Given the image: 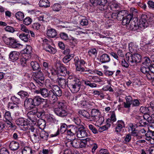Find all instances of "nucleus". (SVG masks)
I'll list each match as a JSON object with an SVG mask.
<instances>
[{"instance_id": "5701e85b", "label": "nucleus", "mask_w": 154, "mask_h": 154, "mask_svg": "<svg viewBox=\"0 0 154 154\" xmlns=\"http://www.w3.org/2000/svg\"><path fill=\"white\" fill-rule=\"evenodd\" d=\"M19 55L20 54L19 52L12 51L9 54V57L11 60L16 61L19 58Z\"/></svg>"}, {"instance_id": "680f3d73", "label": "nucleus", "mask_w": 154, "mask_h": 154, "mask_svg": "<svg viewBox=\"0 0 154 154\" xmlns=\"http://www.w3.org/2000/svg\"><path fill=\"white\" fill-rule=\"evenodd\" d=\"M84 83L86 85H88L91 88H96L97 86V85L96 84L91 83L88 81H84Z\"/></svg>"}, {"instance_id": "cd10ccee", "label": "nucleus", "mask_w": 154, "mask_h": 154, "mask_svg": "<svg viewBox=\"0 0 154 154\" xmlns=\"http://www.w3.org/2000/svg\"><path fill=\"white\" fill-rule=\"evenodd\" d=\"M16 123L19 126H24L27 125V122L23 118H19L15 121Z\"/></svg>"}, {"instance_id": "bf43d9fd", "label": "nucleus", "mask_w": 154, "mask_h": 154, "mask_svg": "<svg viewBox=\"0 0 154 154\" xmlns=\"http://www.w3.org/2000/svg\"><path fill=\"white\" fill-rule=\"evenodd\" d=\"M84 64H80L75 66L76 69L77 71H79L80 72H84L85 71V68L83 67Z\"/></svg>"}, {"instance_id": "dca6fc26", "label": "nucleus", "mask_w": 154, "mask_h": 154, "mask_svg": "<svg viewBox=\"0 0 154 154\" xmlns=\"http://www.w3.org/2000/svg\"><path fill=\"white\" fill-rule=\"evenodd\" d=\"M54 112L57 115L61 117H65L67 115V112L66 110L60 109L59 108H55Z\"/></svg>"}, {"instance_id": "6e6d98bb", "label": "nucleus", "mask_w": 154, "mask_h": 154, "mask_svg": "<svg viewBox=\"0 0 154 154\" xmlns=\"http://www.w3.org/2000/svg\"><path fill=\"white\" fill-rule=\"evenodd\" d=\"M110 122H114L116 121V118L115 112L114 111L112 112L111 116L110 117V119H109Z\"/></svg>"}, {"instance_id": "39448f33", "label": "nucleus", "mask_w": 154, "mask_h": 154, "mask_svg": "<svg viewBox=\"0 0 154 154\" xmlns=\"http://www.w3.org/2000/svg\"><path fill=\"white\" fill-rule=\"evenodd\" d=\"M81 86V82L79 79L74 82H71L70 84H68V87L73 93L78 92L80 90Z\"/></svg>"}, {"instance_id": "49530a36", "label": "nucleus", "mask_w": 154, "mask_h": 154, "mask_svg": "<svg viewBox=\"0 0 154 154\" xmlns=\"http://www.w3.org/2000/svg\"><path fill=\"white\" fill-rule=\"evenodd\" d=\"M51 7L53 11H59L61 9V6L60 4L56 3L54 4Z\"/></svg>"}, {"instance_id": "c756f323", "label": "nucleus", "mask_w": 154, "mask_h": 154, "mask_svg": "<svg viewBox=\"0 0 154 154\" xmlns=\"http://www.w3.org/2000/svg\"><path fill=\"white\" fill-rule=\"evenodd\" d=\"M47 34L50 37L54 38L57 35V32L54 29L50 28L48 29Z\"/></svg>"}, {"instance_id": "0e129e2a", "label": "nucleus", "mask_w": 154, "mask_h": 154, "mask_svg": "<svg viewBox=\"0 0 154 154\" xmlns=\"http://www.w3.org/2000/svg\"><path fill=\"white\" fill-rule=\"evenodd\" d=\"M137 126L135 124H133L132 123L130 124L128 126V128L129 131H134L136 130V128H137Z\"/></svg>"}, {"instance_id": "7ed1b4c3", "label": "nucleus", "mask_w": 154, "mask_h": 154, "mask_svg": "<svg viewBox=\"0 0 154 154\" xmlns=\"http://www.w3.org/2000/svg\"><path fill=\"white\" fill-rule=\"evenodd\" d=\"M67 142H66V146L68 147L72 146L76 148H79V142L80 140L79 139H76L75 136L68 137Z\"/></svg>"}, {"instance_id": "1a4fd4ad", "label": "nucleus", "mask_w": 154, "mask_h": 154, "mask_svg": "<svg viewBox=\"0 0 154 154\" xmlns=\"http://www.w3.org/2000/svg\"><path fill=\"white\" fill-rule=\"evenodd\" d=\"M127 14V11L126 10H122L116 13H112V17L114 19L116 18L118 20H122Z\"/></svg>"}, {"instance_id": "09e8293b", "label": "nucleus", "mask_w": 154, "mask_h": 154, "mask_svg": "<svg viewBox=\"0 0 154 154\" xmlns=\"http://www.w3.org/2000/svg\"><path fill=\"white\" fill-rule=\"evenodd\" d=\"M15 17L18 20H21L24 18V15L23 13L19 11L16 13Z\"/></svg>"}, {"instance_id": "58836bf2", "label": "nucleus", "mask_w": 154, "mask_h": 154, "mask_svg": "<svg viewBox=\"0 0 154 154\" xmlns=\"http://www.w3.org/2000/svg\"><path fill=\"white\" fill-rule=\"evenodd\" d=\"M45 85L46 88L51 90L53 88V87L55 86V85H53L52 83L50 80L47 79L45 82Z\"/></svg>"}, {"instance_id": "4be33fe9", "label": "nucleus", "mask_w": 154, "mask_h": 154, "mask_svg": "<svg viewBox=\"0 0 154 154\" xmlns=\"http://www.w3.org/2000/svg\"><path fill=\"white\" fill-rule=\"evenodd\" d=\"M91 99L90 98L87 99V100L85 102L83 101L82 103V105L83 106L84 108L89 109L92 107V106H94V103L93 102L89 101Z\"/></svg>"}, {"instance_id": "5fc2aeb1", "label": "nucleus", "mask_w": 154, "mask_h": 154, "mask_svg": "<svg viewBox=\"0 0 154 154\" xmlns=\"http://www.w3.org/2000/svg\"><path fill=\"white\" fill-rule=\"evenodd\" d=\"M33 111H37V112H36V116L38 118L40 117L44 114V111L42 110H39L37 108H35V109Z\"/></svg>"}, {"instance_id": "b1692460", "label": "nucleus", "mask_w": 154, "mask_h": 154, "mask_svg": "<svg viewBox=\"0 0 154 154\" xmlns=\"http://www.w3.org/2000/svg\"><path fill=\"white\" fill-rule=\"evenodd\" d=\"M139 27L137 23L134 21H132L128 25L127 27L130 30L135 31L137 30Z\"/></svg>"}, {"instance_id": "e2e57ef3", "label": "nucleus", "mask_w": 154, "mask_h": 154, "mask_svg": "<svg viewBox=\"0 0 154 154\" xmlns=\"http://www.w3.org/2000/svg\"><path fill=\"white\" fill-rule=\"evenodd\" d=\"M32 21V20L30 17H27L24 20L23 22L24 24L26 25H28L31 23Z\"/></svg>"}, {"instance_id": "bb28decb", "label": "nucleus", "mask_w": 154, "mask_h": 154, "mask_svg": "<svg viewBox=\"0 0 154 154\" xmlns=\"http://www.w3.org/2000/svg\"><path fill=\"white\" fill-rule=\"evenodd\" d=\"M124 124V122L122 120H118L116 123V126L115 128V131L117 133L121 131L123 128V125Z\"/></svg>"}, {"instance_id": "2eb2a0df", "label": "nucleus", "mask_w": 154, "mask_h": 154, "mask_svg": "<svg viewBox=\"0 0 154 154\" xmlns=\"http://www.w3.org/2000/svg\"><path fill=\"white\" fill-rule=\"evenodd\" d=\"M56 66L58 74L62 76H64L66 75L67 72L66 68L59 63L56 65Z\"/></svg>"}, {"instance_id": "4c0bfd02", "label": "nucleus", "mask_w": 154, "mask_h": 154, "mask_svg": "<svg viewBox=\"0 0 154 154\" xmlns=\"http://www.w3.org/2000/svg\"><path fill=\"white\" fill-rule=\"evenodd\" d=\"M74 55L73 54H69L65 56L63 58V61L64 63H68L72 58Z\"/></svg>"}, {"instance_id": "a18cd8bd", "label": "nucleus", "mask_w": 154, "mask_h": 154, "mask_svg": "<svg viewBox=\"0 0 154 154\" xmlns=\"http://www.w3.org/2000/svg\"><path fill=\"white\" fill-rule=\"evenodd\" d=\"M46 124L45 121L43 119H38L37 122V125H38L42 128L44 127Z\"/></svg>"}, {"instance_id": "338daca9", "label": "nucleus", "mask_w": 154, "mask_h": 154, "mask_svg": "<svg viewBox=\"0 0 154 154\" xmlns=\"http://www.w3.org/2000/svg\"><path fill=\"white\" fill-rule=\"evenodd\" d=\"M86 140L87 142V144L88 146L90 145L91 146L94 144L95 143L94 142L93 140L90 138H87L86 139Z\"/></svg>"}, {"instance_id": "603ef678", "label": "nucleus", "mask_w": 154, "mask_h": 154, "mask_svg": "<svg viewBox=\"0 0 154 154\" xmlns=\"http://www.w3.org/2000/svg\"><path fill=\"white\" fill-rule=\"evenodd\" d=\"M11 100L13 102V103H14L17 105L20 103V99L15 96H12L11 98Z\"/></svg>"}, {"instance_id": "aec40b11", "label": "nucleus", "mask_w": 154, "mask_h": 154, "mask_svg": "<svg viewBox=\"0 0 154 154\" xmlns=\"http://www.w3.org/2000/svg\"><path fill=\"white\" fill-rule=\"evenodd\" d=\"M32 99L35 107L39 106L45 100L44 99L38 96L34 97Z\"/></svg>"}, {"instance_id": "4d7b16f0", "label": "nucleus", "mask_w": 154, "mask_h": 154, "mask_svg": "<svg viewBox=\"0 0 154 154\" xmlns=\"http://www.w3.org/2000/svg\"><path fill=\"white\" fill-rule=\"evenodd\" d=\"M144 59V61L143 63V64L146 65V66L150 65L151 61L150 59L148 57H145Z\"/></svg>"}, {"instance_id": "a878e982", "label": "nucleus", "mask_w": 154, "mask_h": 154, "mask_svg": "<svg viewBox=\"0 0 154 154\" xmlns=\"http://www.w3.org/2000/svg\"><path fill=\"white\" fill-rule=\"evenodd\" d=\"M19 143L15 141H12L9 144V147L12 150H17L19 148Z\"/></svg>"}, {"instance_id": "ea45409f", "label": "nucleus", "mask_w": 154, "mask_h": 154, "mask_svg": "<svg viewBox=\"0 0 154 154\" xmlns=\"http://www.w3.org/2000/svg\"><path fill=\"white\" fill-rule=\"evenodd\" d=\"M74 64L75 66H77L80 64H84L85 62L83 60H80L78 57H76L74 59Z\"/></svg>"}, {"instance_id": "052dcab7", "label": "nucleus", "mask_w": 154, "mask_h": 154, "mask_svg": "<svg viewBox=\"0 0 154 154\" xmlns=\"http://www.w3.org/2000/svg\"><path fill=\"white\" fill-rule=\"evenodd\" d=\"M4 117L6 120H10L11 119V113L9 111L5 112L4 114Z\"/></svg>"}, {"instance_id": "72a5a7b5", "label": "nucleus", "mask_w": 154, "mask_h": 154, "mask_svg": "<svg viewBox=\"0 0 154 154\" xmlns=\"http://www.w3.org/2000/svg\"><path fill=\"white\" fill-rule=\"evenodd\" d=\"M78 113L80 116L81 115L89 119L90 113L86 110L84 109H81L78 111Z\"/></svg>"}, {"instance_id": "3c124183", "label": "nucleus", "mask_w": 154, "mask_h": 154, "mask_svg": "<svg viewBox=\"0 0 154 154\" xmlns=\"http://www.w3.org/2000/svg\"><path fill=\"white\" fill-rule=\"evenodd\" d=\"M43 70L45 71V73H49L48 70L49 69V63L46 62H43Z\"/></svg>"}, {"instance_id": "ddd939ff", "label": "nucleus", "mask_w": 154, "mask_h": 154, "mask_svg": "<svg viewBox=\"0 0 154 154\" xmlns=\"http://www.w3.org/2000/svg\"><path fill=\"white\" fill-rule=\"evenodd\" d=\"M85 127L83 125L80 126L78 128L77 135L79 138H83L87 136L88 134L84 130Z\"/></svg>"}, {"instance_id": "9d476101", "label": "nucleus", "mask_w": 154, "mask_h": 154, "mask_svg": "<svg viewBox=\"0 0 154 154\" xmlns=\"http://www.w3.org/2000/svg\"><path fill=\"white\" fill-rule=\"evenodd\" d=\"M67 133L68 136H70V137L75 136V134H77L78 127H77L75 125H70L67 126Z\"/></svg>"}, {"instance_id": "69168bd1", "label": "nucleus", "mask_w": 154, "mask_h": 154, "mask_svg": "<svg viewBox=\"0 0 154 154\" xmlns=\"http://www.w3.org/2000/svg\"><path fill=\"white\" fill-rule=\"evenodd\" d=\"M79 148H83L85 147L87 144V142L85 140H80V141L79 142Z\"/></svg>"}, {"instance_id": "9b49d317", "label": "nucleus", "mask_w": 154, "mask_h": 154, "mask_svg": "<svg viewBox=\"0 0 154 154\" xmlns=\"http://www.w3.org/2000/svg\"><path fill=\"white\" fill-rule=\"evenodd\" d=\"M148 19L147 15L144 14H142L140 20V27L143 26L144 28L147 27L149 25L147 21Z\"/></svg>"}, {"instance_id": "f8f14e48", "label": "nucleus", "mask_w": 154, "mask_h": 154, "mask_svg": "<svg viewBox=\"0 0 154 154\" xmlns=\"http://www.w3.org/2000/svg\"><path fill=\"white\" fill-rule=\"evenodd\" d=\"M37 112V111L32 110L28 112L27 114L28 119L30 120L33 124H35L37 122L36 114V112Z\"/></svg>"}, {"instance_id": "f03ea898", "label": "nucleus", "mask_w": 154, "mask_h": 154, "mask_svg": "<svg viewBox=\"0 0 154 154\" xmlns=\"http://www.w3.org/2000/svg\"><path fill=\"white\" fill-rule=\"evenodd\" d=\"M91 2L94 6L99 5L98 8L100 10L105 12L107 11V0H91Z\"/></svg>"}, {"instance_id": "4468645a", "label": "nucleus", "mask_w": 154, "mask_h": 154, "mask_svg": "<svg viewBox=\"0 0 154 154\" xmlns=\"http://www.w3.org/2000/svg\"><path fill=\"white\" fill-rule=\"evenodd\" d=\"M24 105L27 109H29L35 108L32 98H26L24 101Z\"/></svg>"}, {"instance_id": "c03bdc74", "label": "nucleus", "mask_w": 154, "mask_h": 154, "mask_svg": "<svg viewBox=\"0 0 154 154\" xmlns=\"http://www.w3.org/2000/svg\"><path fill=\"white\" fill-rule=\"evenodd\" d=\"M40 137L44 140H46L48 136V133L45 131H42L40 134Z\"/></svg>"}, {"instance_id": "8fccbe9b", "label": "nucleus", "mask_w": 154, "mask_h": 154, "mask_svg": "<svg viewBox=\"0 0 154 154\" xmlns=\"http://www.w3.org/2000/svg\"><path fill=\"white\" fill-rule=\"evenodd\" d=\"M150 110L149 108L145 106H141L140 109V112L144 114L148 113L149 110Z\"/></svg>"}, {"instance_id": "2f4dec72", "label": "nucleus", "mask_w": 154, "mask_h": 154, "mask_svg": "<svg viewBox=\"0 0 154 154\" xmlns=\"http://www.w3.org/2000/svg\"><path fill=\"white\" fill-rule=\"evenodd\" d=\"M39 5L40 7L47 8L50 7V2L48 0H40Z\"/></svg>"}, {"instance_id": "a19ab883", "label": "nucleus", "mask_w": 154, "mask_h": 154, "mask_svg": "<svg viewBox=\"0 0 154 154\" xmlns=\"http://www.w3.org/2000/svg\"><path fill=\"white\" fill-rule=\"evenodd\" d=\"M19 108L18 105L13 103H9L8 108L9 109H15Z\"/></svg>"}, {"instance_id": "412c9836", "label": "nucleus", "mask_w": 154, "mask_h": 154, "mask_svg": "<svg viewBox=\"0 0 154 154\" xmlns=\"http://www.w3.org/2000/svg\"><path fill=\"white\" fill-rule=\"evenodd\" d=\"M126 102H124L123 103L124 106L125 108H129L132 103V98L131 96H128L125 97Z\"/></svg>"}, {"instance_id": "c9c22d12", "label": "nucleus", "mask_w": 154, "mask_h": 154, "mask_svg": "<svg viewBox=\"0 0 154 154\" xmlns=\"http://www.w3.org/2000/svg\"><path fill=\"white\" fill-rule=\"evenodd\" d=\"M57 105L58 106L57 108H59L60 109L65 110L67 107L66 103L64 101L61 102L58 101Z\"/></svg>"}, {"instance_id": "6e6552de", "label": "nucleus", "mask_w": 154, "mask_h": 154, "mask_svg": "<svg viewBox=\"0 0 154 154\" xmlns=\"http://www.w3.org/2000/svg\"><path fill=\"white\" fill-rule=\"evenodd\" d=\"M50 43L47 39H45L43 40L42 45L44 49L47 51L51 54H54L56 51V49L54 47L50 45L49 43Z\"/></svg>"}, {"instance_id": "a211bd4d", "label": "nucleus", "mask_w": 154, "mask_h": 154, "mask_svg": "<svg viewBox=\"0 0 154 154\" xmlns=\"http://www.w3.org/2000/svg\"><path fill=\"white\" fill-rule=\"evenodd\" d=\"M133 17V14H130L128 15H126L124 18L122 20V24L123 25L128 26L130 23Z\"/></svg>"}, {"instance_id": "f3484780", "label": "nucleus", "mask_w": 154, "mask_h": 154, "mask_svg": "<svg viewBox=\"0 0 154 154\" xmlns=\"http://www.w3.org/2000/svg\"><path fill=\"white\" fill-rule=\"evenodd\" d=\"M99 110L96 109H92L91 115L90 114L89 120L91 121H95L96 119V117L99 115Z\"/></svg>"}, {"instance_id": "f257e3e1", "label": "nucleus", "mask_w": 154, "mask_h": 154, "mask_svg": "<svg viewBox=\"0 0 154 154\" xmlns=\"http://www.w3.org/2000/svg\"><path fill=\"white\" fill-rule=\"evenodd\" d=\"M142 58V56L140 54H135L133 55L131 54H126V60L131 65L134 66L137 63L140 62Z\"/></svg>"}, {"instance_id": "864d4df0", "label": "nucleus", "mask_w": 154, "mask_h": 154, "mask_svg": "<svg viewBox=\"0 0 154 154\" xmlns=\"http://www.w3.org/2000/svg\"><path fill=\"white\" fill-rule=\"evenodd\" d=\"M78 79L75 78L74 76L72 75L71 74L70 75H69L67 79L68 81V84H70L71 82H73L75 81L76 80Z\"/></svg>"}, {"instance_id": "20e7f679", "label": "nucleus", "mask_w": 154, "mask_h": 154, "mask_svg": "<svg viewBox=\"0 0 154 154\" xmlns=\"http://www.w3.org/2000/svg\"><path fill=\"white\" fill-rule=\"evenodd\" d=\"M51 91H52L53 94L51 96V100L53 101V103H54L57 100V97H60L62 96V91L57 85L54 86Z\"/></svg>"}, {"instance_id": "f704fd0d", "label": "nucleus", "mask_w": 154, "mask_h": 154, "mask_svg": "<svg viewBox=\"0 0 154 154\" xmlns=\"http://www.w3.org/2000/svg\"><path fill=\"white\" fill-rule=\"evenodd\" d=\"M19 37L21 40L27 42L29 40L30 35L29 34L22 33L20 35Z\"/></svg>"}, {"instance_id": "37998d69", "label": "nucleus", "mask_w": 154, "mask_h": 154, "mask_svg": "<svg viewBox=\"0 0 154 154\" xmlns=\"http://www.w3.org/2000/svg\"><path fill=\"white\" fill-rule=\"evenodd\" d=\"M18 94L22 98L25 97L27 98L29 96V94L27 92L23 91L19 92L18 93Z\"/></svg>"}, {"instance_id": "c85d7f7f", "label": "nucleus", "mask_w": 154, "mask_h": 154, "mask_svg": "<svg viewBox=\"0 0 154 154\" xmlns=\"http://www.w3.org/2000/svg\"><path fill=\"white\" fill-rule=\"evenodd\" d=\"M30 64L33 70L37 72L41 71V68L38 63L37 62L32 61L31 62Z\"/></svg>"}, {"instance_id": "423d86ee", "label": "nucleus", "mask_w": 154, "mask_h": 154, "mask_svg": "<svg viewBox=\"0 0 154 154\" xmlns=\"http://www.w3.org/2000/svg\"><path fill=\"white\" fill-rule=\"evenodd\" d=\"M4 41L6 44L13 48H19L22 46V45L18 43L14 38H5Z\"/></svg>"}, {"instance_id": "393cba45", "label": "nucleus", "mask_w": 154, "mask_h": 154, "mask_svg": "<svg viewBox=\"0 0 154 154\" xmlns=\"http://www.w3.org/2000/svg\"><path fill=\"white\" fill-rule=\"evenodd\" d=\"M56 81H57L59 85L63 88H65L66 85L68 86L67 81L64 78H58Z\"/></svg>"}, {"instance_id": "79ce46f5", "label": "nucleus", "mask_w": 154, "mask_h": 154, "mask_svg": "<svg viewBox=\"0 0 154 154\" xmlns=\"http://www.w3.org/2000/svg\"><path fill=\"white\" fill-rule=\"evenodd\" d=\"M73 121L76 124L78 125V128L80 127V126L83 125H82L83 122H81V119L79 117H74Z\"/></svg>"}, {"instance_id": "e433bc0d", "label": "nucleus", "mask_w": 154, "mask_h": 154, "mask_svg": "<svg viewBox=\"0 0 154 154\" xmlns=\"http://www.w3.org/2000/svg\"><path fill=\"white\" fill-rule=\"evenodd\" d=\"M22 152V154H32V153L31 148L27 146L24 147L23 149Z\"/></svg>"}, {"instance_id": "0eeeda50", "label": "nucleus", "mask_w": 154, "mask_h": 154, "mask_svg": "<svg viewBox=\"0 0 154 154\" xmlns=\"http://www.w3.org/2000/svg\"><path fill=\"white\" fill-rule=\"evenodd\" d=\"M35 92L37 94H41V95L44 98H48L51 100V96L52 92V91L48 90L45 88H40L39 90H36Z\"/></svg>"}, {"instance_id": "de8ad7c7", "label": "nucleus", "mask_w": 154, "mask_h": 154, "mask_svg": "<svg viewBox=\"0 0 154 154\" xmlns=\"http://www.w3.org/2000/svg\"><path fill=\"white\" fill-rule=\"evenodd\" d=\"M44 78H34L35 81L36 83L39 85L40 86H42L44 83Z\"/></svg>"}, {"instance_id": "473e14b6", "label": "nucleus", "mask_w": 154, "mask_h": 154, "mask_svg": "<svg viewBox=\"0 0 154 154\" xmlns=\"http://www.w3.org/2000/svg\"><path fill=\"white\" fill-rule=\"evenodd\" d=\"M111 126L110 121L109 119H107L106 121V124L100 127L99 129V131L102 132L107 129Z\"/></svg>"}, {"instance_id": "13d9d810", "label": "nucleus", "mask_w": 154, "mask_h": 154, "mask_svg": "<svg viewBox=\"0 0 154 154\" xmlns=\"http://www.w3.org/2000/svg\"><path fill=\"white\" fill-rule=\"evenodd\" d=\"M141 71L142 73L146 74L147 73H148L149 71V67L147 66L146 67L142 66L141 68Z\"/></svg>"}, {"instance_id": "6ab92c4d", "label": "nucleus", "mask_w": 154, "mask_h": 154, "mask_svg": "<svg viewBox=\"0 0 154 154\" xmlns=\"http://www.w3.org/2000/svg\"><path fill=\"white\" fill-rule=\"evenodd\" d=\"M100 61L102 63H106L109 62L110 61V57L109 55L104 54L100 56Z\"/></svg>"}, {"instance_id": "774afa93", "label": "nucleus", "mask_w": 154, "mask_h": 154, "mask_svg": "<svg viewBox=\"0 0 154 154\" xmlns=\"http://www.w3.org/2000/svg\"><path fill=\"white\" fill-rule=\"evenodd\" d=\"M146 76L149 79H152L153 81H154V74L153 73H151V72H149L147 73Z\"/></svg>"}, {"instance_id": "7c9ffc66", "label": "nucleus", "mask_w": 154, "mask_h": 154, "mask_svg": "<svg viewBox=\"0 0 154 154\" xmlns=\"http://www.w3.org/2000/svg\"><path fill=\"white\" fill-rule=\"evenodd\" d=\"M51 74L52 75L50 76L51 79L53 81H56L58 79V77L57 75V70L56 71L55 69H52L50 70Z\"/></svg>"}]
</instances>
